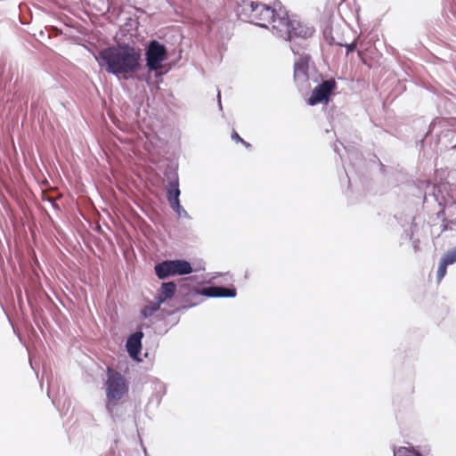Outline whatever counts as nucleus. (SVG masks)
Here are the masks:
<instances>
[{
  "label": "nucleus",
  "instance_id": "f257e3e1",
  "mask_svg": "<svg viewBox=\"0 0 456 456\" xmlns=\"http://www.w3.org/2000/svg\"><path fill=\"white\" fill-rule=\"evenodd\" d=\"M95 60L107 73L128 79L142 68V50L128 43H118L102 49Z\"/></svg>",
  "mask_w": 456,
  "mask_h": 456
},
{
  "label": "nucleus",
  "instance_id": "f03ea898",
  "mask_svg": "<svg viewBox=\"0 0 456 456\" xmlns=\"http://www.w3.org/2000/svg\"><path fill=\"white\" fill-rule=\"evenodd\" d=\"M273 34L279 38L291 43L290 48L294 54H298L296 48L297 41H306L315 34V28L310 22L291 16L288 20H278Z\"/></svg>",
  "mask_w": 456,
  "mask_h": 456
},
{
  "label": "nucleus",
  "instance_id": "7ed1b4c3",
  "mask_svg": "<svg viewBox=\"0 0 456 456\" xmlns=\"http://www.w3.org/2000/svg\"><path fill=\"white\" fill-rule=\"evenodd\" d=\"M235 12L243 21L261 28L273 25V11L271 10V5L250 0H237Z\"/></svg>",
  "mask_w": 456,
  "mask_h": 456
},
{
  "label": "nucleus",
  "instance_id": "20e7f679",
  "mask_svg": "<svg viewBox=\"0 0 456 456\" xmlns=\"http://www.w3.org/2000/svg\"><path fill=\"white\" fill-rule=\"evenodd\" d=\"M432 190V193L429 196H432L435 201L441 207V209L437 212V217H442L441 232L452 230V226H456V219L449 220L445 216L446 211L450 213L451 208L456 204V184L441 183L434 185Z\"/></svg>",
  "mask_w": 456,
  "mask_h": 456
},
{
  "label": "nucleus",
  "instance_id": "39448f33",
  "mask_svg": "<svg viewBox=\"0 0 456 456\" xmlns=\"http://www.w3.org/2000/svg\"><path fill=\"white\" fill-rule=\"evenodd\" d=\"M437 137L436 146L440 150L456 149V118H436L426 134Z\"/></svg>",
  "mask_w": 456,
  "mask_h": 456
},
{
  "label": "nucleus",
  "instance_id": "423d86ee",
  "mask_svg": "<svg viewBox=\"0 0 456 456\" xmlns=\"http://www.w3.org/2000/svg\"><path fill=\"white\" fill-rule=\"evenodd\" d=\"M128 389V385L123 375L109 367L105 388L106 402H109V407L112 408L113 402L120 401L126 395Z\"/></svg>",
  "mask_w": 456,
  "mask_h": 456
},
{
  "label": "nucleus",
  "instance_id": "0eeeda50",
  "mask_svg": "<svg viewBox=\"0 0 456 456\" xmlns=\"http://www.w3.org/2000/svg\"><path fill=\"white\" fill-rule=\"evenodd\" d=\"M155 274L159 280H166L175 275H187L193 272L190 262L185 259L163 260L154 266Z\"/></svg>",
  "mask_w": 456,
  "mask_h": 456
},
{
  "label": "nucleus",
  "instance_id": "6e6552de",
  "mask_svg": "<svg viewBox=\"0 0 456 456\" xmlns=\"http://www.w3.org/2000/svg\"><path fill=\"white\" fill-rule=\"evenodd\" d=\"M167 58V46L157 39L150 40L145 47V61L148 70L157 72Z\"/></svg>",
  "mask_w": 456,
  "mask_h": 456
},
{
  "label": "nucleus",
  "instance_id": "1a4fd4ad",
  "mask_svg": "<svg viewBox=\"0 0 456 456\" xmlns=\"http://www.w3.org/2000/svg\"><path fill=\"white\" fill-rule=\"evenodd\" d=\"M336 81L334 78H329L322 81L312 92V94L307 99L309 106H315L320 103L327 104L330 101V95L336 89Z\"/></svg>",
  "mask_w": 456,
  "mask_h": 456
},
{
  "label": "nucleus",
  "instance_id": "9d476101",
  "mask_svg": "<svg viewBox=\"0 0 456 456\" xmlns=\"http://www.w3.org/2000/svg\"><path fill=\"white\" fill-rule=\"evenodd\" d=\"M177 297L180 298L183 305L176 308V311L188 310L195 307L203 302L199 289H191L187 283L180 284L177 291Z\"/></svg>",
  "mask_w": 456,
  "mask_h": 456
},
{
  "label": "nucleus",
  "instance_id": "9b49d317",
  "mask_svg": "<svg viewBox=\"0 0 456 456\" xmlns=\"http://www.w3.org/2000/svg\"><path fill=\"white\" fill-rule=\"evenodd\" d=\"M144 333L138 330L132 333L126 339V347L129 356L138 362H141L140 354L142 352V339Z\"/></svg>",
  "mask_w": 456,
  "mask_h": 456
},
{
  "label": "nucleus",
  "instance_id": "f8f14e48",
  "mask_svg": "<svg viewBox=\"0 0 456 456\" xmlns=\"http://www.w3.org/2000/svg\"><path fill=\"white\" fill-rule=\"evenodd\" d=\"M294 63V79L296 81L302 80L307 81L308 79V66L311 56L306 53L300 54Z\"/></svg>",
  "mask_w": 456,
  "mask_h": 456
},
{
  "label": "nucleus",
  "instance_id": "ddd939ff",
  "mask_svg": "<svg viewBox=\"0 0 456 456\" xmlns=\"http://www.w3.org/2000/svg\"><path fill=\"white\" fill-rule=\"evenodd\" d=\"M166 176L168 179V183L167 185V200L168 203L174 201H178L181 191L179 189V178L177 172L173 170L170 173H166Z\"/></svg>",
  "mask_w": 456,
  "mask_h": 456
},
{
  "label": "nucleus",
  "instance_id": "4468645a",
  "mask_svg": "<svg viewBox=\"0 0 456 456\" xmlns=\"http://www.w3.org/2000/svg\"><path fill=\"white\" fill-rule=\"evenodd\" d=\"M176 293V284L174 281L162 282L160 288L157 291L155 299L161 304L172 298Z\"/></svg>",
  "mask_w": 456,
  "mask_h": 456
},
{
  "label": "nucleus",
  "instance_id": "2eb2a0df",
  "mask_svg": "<svg viewBox=\"0 0 456 456\" xmlns=\"http://www.w3.org/2000/svg\"><path fill=\"white\" fill-rule=\"evenodd\" d=\"M431 449L425 446L422 450H419L414 446H401L394 450V456H428Z\"/></svg>",
  "mask_w": 456,
  "mask_h": 456
},
{
  "label": "nucleus",
  "instance_id": "dca6fc26",
  "mask_svg": "<svg viewBox=\"0 0 456 456\" xmlns=\"http://www.w3.org/2000/svg\"><path fill=\"white\" fill-rule=\"evenodd\" d=\"M112 408L109 407V402H106L105 408L114 422L122 420L126 413L125 406L120 401L113 402Z\"/></svg>",
  "mask_w": 456,
  "mask_h": 456
},
{
  "label": "nucleus",
  "instance_id": "f3484780",
  "mask_svg": "<svg viewBox=\"0 0 456 456\" xmlns=\"http://www.w3.org/2000/svg\"><path fill=\"white\" fill-rule=\"evenodd\" d=\"M271 10L273 11V26L272 32L274 31V26L277 25L278 20H288L290 18L285 7L281 4V2L276 0L273 2V4L271 6Z\"/></svg>",
  "mask_w": 456,
  "mask_h": 456
},
{
  "label": "nucleus",
  "instance_id": "a211bd4d",
  "mask_svg": "<svg viewBox=\"0 0 456 456\" xmlns=\"http://www.w3.org/2000/svg\"><path fill=\"white\" fill-rule=\"evenodd\" d=\"M162 304L154 298L153 301H149L140 311L142 318L147 319L151 317L156 312H158Z\"/></svg>",
  "mask_w": 456,
  "mask_h": 456
},
{
  "label": "nucleus",
  "instance_id": "6ab92c4d",
  "mask_svg": "<svg viewBox=\"0 0 456 456\" xmlns=\"http://www.w3.org/2000/svg\"><path fill=\"white\" fill-rule=\"evenodd\" d=\"M167 393V387L166 385L160 381H157L154 383V392L152 395V400L155 399L157 402V404H159L162 397Z\"/></svg>",
  "mask_w": 456,
  "mask_h": 456
},
{
  "label": "nucleus",
  "instance_id": "aec40b11",
  "mask_svg": "<svg viewBox=\"0 0 456 456\" xmlns=\"http://www.w3.org/2000/svg\"><path fill=\"white\" fill-rule=\"evenodd\" d=\"M219 289L217 291L218 297H230L233 298L237 296V290L235 287H224V286H218Z\"/></svg>",
  "mask_w": 456,
  "mask_h": 456
},
{
  "label": "nucleus",
  "instance_id": "412c9836",
  "mask_svg": "<svg viewBox=\"0 0 456 456\" xmlns=\"http://www.w3.org/2000/svg\"><path fill=\"white\" fill-rule=\"evenodd\" d=\"M220 289L218 286L213 285L208 287H204L202 289H199L200 292L201 298L204 297H218L217 291Z\"/></svg>",
  "mask_w": 456,
  "mask_h": 456
},
{
  "label": "nucleus",
  "instance_id": "4be33fe9",
  "mask_svg": "<svg viewBox=\"0 0 456 456\" xmlns=\"http://www.w3.org/2000/svg\"><path fill=\"white\" fill-rule=\"evenodd\" d=\"M417 228V224L415 223V217H411V225L409 228L404 229L403 233L402 234V240H406L410 241L414 238V232Z\"/></svg>",
  "mask_w": 456,
  "mask_h": 456
},
{
  "label": "nucleus",
  "instance_id": "5701e85b",
  "mask_svg": "<svg viewBox=\"0 0 456 456\" xmlns=\"http://www.w3.org/2000/svg\"><path fill=\"white\" fill-rule=\"evenodd\" d=\"M441 259L448 265L456 264V247H453L444 252Z\"/></svg>",
  "mask_w": 456,
  "mask_h": 456
},
{
  "label": "nucleus",
  "instance_id": "b1692460",
  "mask_svg": "<svg viewBox=\"0 0 456 456\" xmlns=\"http://www.w3.org/2000/svg\"><path fill=\"white\" fill-rule=\"evenodd\" d=\"M169 205H170V208L173 209V211L179 217L191 218L188 212L181 206L180 200L171 202Z\"/></svg>",
  "mask_w": 456,
  "mask_h": 456
},
{
  "label": "nucleus",
  "instance_id": "393cba45",
  "mask_svg": "<svg viewBox=\"0 0 456 456\" xmlns=\"http://www.w3.org/2000/svg\"><path fill=\"white\" fill-rule=\"evenodd\" d=\"M447 266H448V265L441 259L439 262V265H438V269H437V273H436V279H437L438 282H440L443 280V278L445 276Z\"/></svg>",
  "mask_w": 456,
  "mask_h": 456
},
{
  "label": "nucleus",
  "instance_id": "a878e982",
  "mask_svg": "<svg viewBox=\"0 0 456 456\" xmlns=\"http://www.w3.org/2000/svg\"><path fill=\"white\" fill-rule=\"evenodd\" d=\"M324 37L327 41V43L330 45H338V43H337L334 39V37L331 36V31H329L328 29H325L324 30Z\"/></svg>",
  "mask_w": 456,
  "mask_h": 456
},
{
  "label": "nucleus",
  "instance_id": "bb28decb",
  "mask_svg": "<svg viewBox=\"0 0 456 456\" xmlns=\"http://www.w3.org/2000/svg\"><path fill=\"white\" fill-rule=\"evenodd\" d=\"M338 45L340 46H344L346 49V54L354 52L356 48V43H354V42L350 43V44H345V45L338 43Z\"/></svg>",
  "mask_w": 456,
  "mask_h": 456
},
{
  "label": "nucleus",
  "instance_id": "cd10ccee",
  "mask_svg": "<svg viewBox=\"0 0 456 456\" xmlns=\"http://www.w3.org/2000/svg\"><path fill=\"white\" fill-rule=\"evenodd\" d=\"M411 242L412 248L415 253L420 250V240L419 239L413 238L410 240Z\"/></svg>",
  "mask_w": 456,
  "mask_h": 456
},
{
  "label": "nucleus",
  "instance_id": "c85d7f7f",
  "mask_svg": "<svg viewBox=\"0 0 456 456\" xmlns=\"http://www.w3.org/2000/svg\"><path fill=\"white\" fill-rule=\"evenodd\" d=\"M231 138H232V141H234L236 142H243V139L240 136V134L235 130H233L232 132Z\"/></svg>",
  "mask_w": 456,
  "mask_h": 456
},
{
  "label": "nucleus",
  "instance_id": "c756f323",
  "mask_svg": "<svg viewBox=\"0 0 456 456\" xmlns=\"http://www.w3.org/2000/svg\"><path fill=\"white\" fill-rule=\"evenodd\" d=\"M106 456H121V454L119 452H117L113 448H110Z\"/></svg>",
  "mask_w": 456,
  "mask_h": 456
},
{
  "label": "nucleus",
  "instance_id": "7c9ffc66",
  "mask_svg": "<svg viewBox=\"0 0 456 456\" xmlns=\"http://www.w3.org/2000/svg\"><path fill=\"white\" fill-rule=\"evenodd\" d=\"M333 149H334V151L339 155L340 159H342V156H341V154H340V151H339V148H338V143H334V145H333Z\"/></svg>",
  "mask_w": 456,
  "mask_h": 456
},
{
  "label": "nucleus",
  "instance_id": "2f4dec72",
  "mask_svg": "<svg viewBox=\"0 0 456 456\" xmlns=\"http://www.w3.org/2000/svg\"><path fill=\"white\" fill-rule=\"evenodd\" d=\"M217 102H218V106H219V110H222V103H221V94H220V92L218 91L217 93Z\"/></svg>",
  "mask_w": 456,
  "mask_h": 456
},
{
  "label": "nucleus",
  "instance_id": "473e14b6",
  "mask_svg": "<svg viewBox=\"0 0 456 456\" xmlns=\"http://www.w3.org/2000/svg\"><path fill=\"white\" fill-rule=\"evenodd\" d=\"M240 143L243 144L248 150L252 148V145L249 142H246L245 140H243V142H241Z\"/></svg>",
  "mask_w": 456,
  "mask_h": 456
},
{
  "label": "nucleus",
  "instance_id": "72a5a7b5",
  "mask_svg": "<svg viewBox=\"0 0 456 456\" xmlns=\"http://www.w3.org/2000/svg\"><path fill=\"white\" fill-rule=\"evenodd\" d=\"M346 178L347 179L348 186H350V183H351V181H350V177H349V175H348L347 171H346Z\"/></svg>",
  "mask_w": 456,
  "mask_h": 456
},
{
  "label": "nucleus",
  "instance_id": "f704fd0d",
  "mask_svg": "<svg viewBox=\"0 0 456 456\" xmlns=\"http://www.w3.org/2000/svg\"><path fill=\"white\" fill-rule=\"evenodd\" d=\"M49 201L52 203V206H53V208H57V205H56L53 200H49Z\"/></svg>",
  "mask_w": 456,
  "mask_h": 456
},
{
  "label": "nucleus",
  "instance_id": "c9c22d12",
  "mask_svg": "<svg viewBox=\"0 0 456 456\" xmlns=\"http://www.w3.org/2000/svg\"><path fill=\"white\" fill-rule=\"evenodd\" d=\"M189 280H191V277H189ZM188 279L184 280V282L183 283H187L188 284V287L190 288V284L187 282Z\"/></svg>",
  "mask_w": 456,
  "mask_h": 456
},
{
  "label": "nucleus",
  "instance_id": "e433bc0d",
  "mask_svg": "<svg viewBox=\"0 0 456 456\" xmlns=\"http://www.w3.org/2000/svg\"><path fill=\"white\" fill-rule=\"evenodd\" d=\"M340 145L344 148V150H346V152L348 151L346 147H345L342 143H340Z\"/></svg>",
  "mask_w": 456,
  "mask_h": 456
},
{
  "label": "nucleus",
  "instance_id": "4c0bfd02",
  "mask_svg": "<svg viewBox=\"0 0 456 456\" xmlns=\"http://www.w3.org/2000/svg\"><path fill=\"white\" fill-rule=\"evenodd\" d=\"M419 142H420V144L422 146L424 144V139L420 140Z\"/></svg>",
  "mask_w": 456,
  "mask_h": 456
},
{
  "label": "nucleus",
  "instance_id": "58836bf2",
  "mask_svg": "<svg viewBox=\"0 0 456 456\" xmlns=\"http://www.w3.org/2000/svg\"><path fill=\"white\" fill-rule=\"evenodd\" d=\"M224 275H228V276L232 277L229 273H226Z\"/></svg>",
  "mask_w": 456,
  "mask_h": 456
},
{
  "label": "nucleus",
  "instance_id": "ea45409f",
  "mask_svg": "<svg viewBox=\"0 0 456 456\" xmlns=\"http://www.w3.org/2000/svg\"><path fill=\"white\" fill-rule=\"evenodd\" d=\"M29 364L32 365L31 359H29ZM33 368V366H31Z\"/></svg>",
  "mask_w": 456,
  "mask_h": 456
},
{
  "label": "nucleus",
  "instance_id": "a19ab883",
  "mask_svg": "<svg viewBox=\"0 0 456 456\" xmlns=\"http://www.w3.org/2000/svg\"><path fill=\"white\" fill-rule=\"evenodd\" d=\"M452 209H456V204L454 205V207Z\"/></svg>",
  "mask_w": 456,
  "mask_h": 456
}]
</instances>
